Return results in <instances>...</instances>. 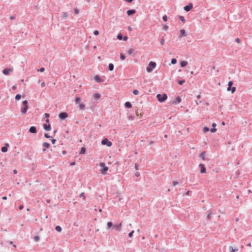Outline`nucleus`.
I'll return each mask as SVG.
<instances>
[{
	"mask_svg": "<svg viewBox=\"0 0 252 252\" xmlns=\"http://www.w3.org/2000/svg\"><path fill=\"white\" fill-rule=\"evenodd\" d=\"M157 64L155 62L151 61L148 66L146 68V70L148 72L151 73L156 68Z\"/></svg>",
	"mask_w": 252,
	"mask_h": 252,
	"instance_id": "f257e3e1",
	"label": "nucleus"
},
{
	"mask_svg": "<svg viewBox=\"0 0 252 252\" xmlns=\"http://www.w3.org/2000/svg\"><path fill=\"white\" fill-rule=\"evenodd\" d=\"M22 104L23 107L21 108V113L22 114H25L29 108L28 100H24L22 102Z\"/></svg>",
	"mask_w": 252,
	"mask_h": 252,
	"instance_id": "f03ea898",
	"label": "nucleus"
},
{
	"mask_svg": "<svg viewBox=\"0 0 252 252\" xmlns=\"http://www.w3.org/2000/svg\"><path fill=\"white\" fill-rule=\"evenodd\" d=\"M99 166L102 168L100 170V173L103 175H105L107 171L108 170V167L106 166L103 162L100 163Z\"/></svg>",
	"mask_w": 252,
	"mask_h": 252,
	"instance_id": "7ed1b4c3",
	"label": "nucleus"
},
{
	"mask_svg": "<svg viewBox=\"0 0 252 252\" xmlns=\"http://www.w3.org/2000/svg\"><path fill=\"white\" fill-rule=\"evenodd\" d=\"M157 97L159 102H163L167 99V96L165 94H159L157 95Z\"/></svg>",
	"mask_w": 252,
	"mask_h": 252,
	"instance_id": "20e7f679",
	"label": "nucleus"
},
{
	"mask_svg": "<svg viewBox=\"0 0 252 252\" xmlns=\"http://www.w3.org/2000/svg\"><path fill=\"white\" fill-rule=\"evenodd\" d=\"M101 144L103 145H106L108 147H110L112 145V143L107 138H104L101 141Z\"/></svg>",
	"mask_w": 252,
	"mask_h": 252,
	"instance_id": "39448f33",
	"label": "nucleus"
},
{
	"mask_svg": "<svg viewBox=\"0 0 252 252\" xmlns=\"http://www.w3.org/2000/svg\"><path fill=\"white\" fill-rule=\"evenodd\" d=\"M68 117V114L66 112H63L59 115V118L60 120H64Z\"/></svg>",
	"mask_w": 252,
	"mask_h": 252,
	"instance_id": "423d86ee",
	"label": "nucleus"
},
{
	"mask_svg": "<svg viewBox=\"0 0 252 252\" xmlns=\"http://www.w3.org/2000/svg\"><path fill=\"white\" fill-rule=\"evenodd\" d=\"M121 228H122V223H120L117 224H115V225H113V229H114L116 231H119L120 230Z\"/></svg>",
	"mask_w": 252,
	"mask_h": 252,
	"instance_id": "0eeeda50",
	"label": "nucleus"
},
{
	"mask_svg": "<svg viewBox=\"0 0 252 252\" xmlns=\"http://www.w3.org/2000/svg\"><path fill=\"white\" fill-rule=\"evenodd\" d=\"M29 131L31 133H36L37 132L36 127L35 126H32L29 128Z\"/></svg>",
	"mask_w": 252,
	"mask_h": 252,
	"instance_id": "6e6552de",
	"label": "nucleus"
},
{
	"mask_svg": "<svg viewBox=\"0 0 252 252\" xmlns=\"http://www.w3.org/2000/svg\"><path fill=\"white\" fill-rule=\"evenodd\" d=\"M43 126L44 129L46 131H49L51 129V126L49 124H44L43 125Z\"/></svg>",
	"mask_w": 252,
	"mask_h": 252,
	"instance_id": "1a4fd4ad",
	"label": "nucleus"
},
{
	"mask_svg": "<svg viewBox=\"0 0 252 252\" xmlns=\"http://www.w3.org/2000/svg\"><path fill=\"white\" fill-rule=\"evenodd\" d=\"M192 4L191 3H189L188 5L185 6L184 7V9L186 11H189L191 9H192Z\"/></svg>",
	"mask_w": 252,
	"mask_h": 252,
	"instance_id": "9d476101",
	"label": "nucleus"
},
{
	"mask_svg": "<svg viewBox=\"0 0 252 252\" xmlns=\"http://www.w3.org/2000/svg\"><path fill=\"white\" fill-rule=\"evenodd\" d=\"M12 71V69H11V68H4L2 70V73H3V74H4L5 75H7L9 74V71Z\"/></svg>",
	"mask_w": 252,
	"mask_h": 252,
	"instance_id": "9b49d317",
	"label": "nucleus"
},
{
	"mask_svg": "<svg viewBox=\"0 0 252 252\" xmlns=\"http://www.w3.org/2000/svg\"><path fill=\"white\" fill-rule=\"evenodd\" d=\"M9 145L8 144H6L4 146L2 147L1 148V151L3 153H5L7 151L8 147Z\"/></svg>",
	"mask_w": 252,
	"mask_h": 252,
	"instance_id": "f8f14e48",
	"label": "nucleus"
},
{
	"mask_svg": "<svg viewBox=\"0 0 252 252\" xmlns=\"http://www.w3.org/2000/svg\"><path fill=\"white\" fill-rule=\"evenodd\" d=\"M180 35L179 36L180 38H181L183 36H186L187 35V34H186V31L185 30L182 29L180 30Z\"/></svg>",
	"mask_w": 252,
	"mask_h": 252,
	"instance_id": "ddd939ff",
	"label": "nucleus"
},
{
	"mask_svg": "<svg viewBox=\"0 0 252 252\" xmlns=\"http://www.w3.org/2000/svg\"><path fill=\"white\" fill-rule=\"evenodd\" d=\"M199 166L201 167L200 172L201 173H204L206 172V168L204 165L201 163L199 164Z\"/></svg>",
	"mask_w": 252,
	"mask_h": 252,
	"instance_id": "4468645a",
	"label": "nucleus"
},
{
	"mask_svg": "<svg viewBox=\"0 0 252 252\" xmlns=\"http://www.w3.org/2000/svg\"><path fill=\"white\" fill-rule=\"evenodd\" d=\"M135 12H136L135 10H134V9H130V10H128L127 11L126 13H127V15L130 16V15L135 13Z\"/></svg>",
	"mask_w": 252,
	"mask_h": 252,
	"instance_id": "2eb2a0df",
	"label": "nucleus"
},
{
	"mask_svg": "<svg viewBox=\"0 0 252 252\" xmlns=\"http://www.w3.org/2000/svg\"><path fill=\"white\" fill-rule=\"evenodd\" d=\"M94 80L98 83L102 82V79L100 78V76L98 75H95L94 77Z\"/></svg>",
	"mask_w": 252,
	"mask_h": 252,
	"instance_id": "dca6fc26",
	"label": "nucleus"
},
{
	"mask_svg": "<svg viewBox=\"0 0 252 252\" xmlns=\"http://www.w3.org/2000/svg\"><path fill=\"white\" fill-rule=\"evenodd\" d=\"M125 107L127 108H130L132 107V104L129 101H126L125 103Z\"/></svg>",
	"mask_w": 252,
	"mask_h": 252,
	"instance_id": "f3484780",
	"label": "nucleus"
},
{
	"mask_svg": "<svg viewBox=\"0 0 252 252\" xmlns=\"http://www.w3.org/2000/svg\"><path fill=\"white\" fill-rule=\"evenodd\" d=\"M100 94L98 93H96L94 94V98L96 100H98L100 97Z\"/></svg>",
	"mask_w": 252,
	"mask_h": 252,
	"instance_id": "a211bd4d",
	"label": "nucleus"
},
{
	"mask_svg": "<svg viewBox=\"0 0 252 252\" xmlns=\"http://www.w3.org/2000/svg\"><path fill=\"white\" fill-rule=\"evenodd\" d=\"M68 17V14L67 12H63L62 16L63 19H65Z\"/></svg>",
	"mask_w": 252,
	"mask_h": 252,
	"instance_id": "6ab92c4d",
	"label": "nucleus"
},
{
	"mask_svg": "<svg viewBox=\"0 0 252 252\" xmlns=\"http://www.w3.org/2000/svg\"><path fill=\"white\" fill-rule=\"evenodd\" d=\"M187 64H188V62L185 61H182L180 63L181 66L182 67L186 66Z\"/></svg>",
	"mask_w": 252,
	"mask_h": 252,
	"instance_id": "aec40b11",
	"label": "nucleus"
},
{
	"mask_svg": "<svg viewBox=\"0 0 252 252\" xmlns=\"http://www.w3.org/2000/svg\"><path fill=\"white\" fill-rule=\"evenodd\" d=\"M114 64L112 63H110L108 65V68H109V70L110 71H112L114 69Z\"/></svg>",
	"mask_w": 252,
	"mask_h": 252,
	"instance_id": "412c9836",
	"label": "nucleus"
},
{
	"mask_svg": "<svg viewBox=\"0 0 252 252\" xmlns=\"http://www.w3.org/2000/svg\"><path fill=\"white\" fill-rule=\"evenodd\" d=\"M86 152V148L85 147H82L79 152L80 155L84 154Z\"/></svg>",
	"mask_w": 252,
	"mask_h": 252,
	"instance_id": "4be33fe9",
	"label": "nucleus"
},
{
	"mask_svg": "<svg viewBox=\"0 0 252 252\" xmlns=\"http://www.w3.org/2000/svg\"><path fill=\"white\" fill-rule=\"evenodd\" d=\"M229 250L230 252H235L237 251L238 250V249H233V248L232 246L229 247Z\"/></svg>",
	"mask_w": 252,
	"mask_h": 252,
	"instance_id": "5701e85b",
	"label": "nucleus"
},
{
	"mask_svg": "<svg viewBox=\"0 0 252 252\" xmlns=\"http://www.w3.org/2000/svg\"><path fill=\"white\" fill-rule=\"evenodd\" d=\"M55 230L58 232H61L62 230V228L60 226L57 225L55 227Z\"/></svg>",
	"mask_w": 252,
	"mask_h": 252,
	"instance_id": "b1692460",
	"label": "nucleus"
},
{
	"mask_svg": "<svg viewBox=\"0 0 252 252\" xmlns=\"http://www.w3.org/2000/svg\"><path fill=\"white\" fill-rule=\"evenodd\" d=\"M81 101V99L79 97H76L75 99V104H79Z\"/></svg>",
	"mask_w": 252,
	"mask_h": 252,
	"instance_id": "393cba45",
	"label": "nucleus"
},
{
	"mask_svg": "<svg viewBox=\"0 0 252 252\" xmlns=\"http://www.w3.org/2000/svg\"><path fill=\"white\" fill-rule=\"evenodd\" d=\"M177 102H174L173 103L176 104V103H179L181 102V99L179 96H178L176 98Z\"/></svg>",
	"mask_w": 252,
	"mask_h": 252,
	"instance_id": "a878e982",
	"label": "nucleus"
},
{
	"mask_svg": "<svg viewBox=\"0 0 252 252\" xmlns=\"http://www.w3.org/2000/svg\"><path fill=\"white\" fill-rule=\"evenodd\" d=\"M134 49H132V48H130V49H128V54H129V55H132V54L134 53Z\"/></svg>",
	"mask_w": 252,
	"mask_h": 252,
	"instance_id": "bb28decb",
	"label": "nucleus"
},
{
	"mask_svg": "<svg viewBox=\"0 0 252 252\" xmlns=\"http://www.w3.org/2000/svg\"><path fill=\"white\" fill-rule=\"evenodd\" d=\"M107 228L108 229L111 228L112 226H113V223L111 221H109V222H107Z\"/></svg>",
	"mask_w": 252,
	"mask_h": 252,
	"instance_id": "cd10ccee",
	"label": "nucleus"
},
{
	"mask_svg": "<svg viewBox=\"0 0 252 252\" xmlns=\"http://www.w3.org/2000/svg\"><path fill=\"white\" fill-rule=\"evenodd\" d=\"M43 146L46 148H48L50 147V144L47 142H44Z\"/></svg>",
	"mask_w": 252,
	"mask_h": 252,
	"instance_id": "c85d7f7f",
	"label": "nucleus"
},
{
	"mask_svg": "<svg viewBox=\"0 0 252 252\" xmlns=\"http://www.w3.org/2000/svg\"><path fill=\"white\" fill-rule=\"evenodd\" d=\"M21 98V95L20 94H16L15 97V99L16 100H18L20 99Z\"/></svg>",
	"mask_w": 252,
	"mask_h": 252,
	"instance_id": "c756f323",
	"label": "nucleus"
},
{
	"mask_svg": "<svg viewBox=\"0 0 252 252\" xmlns=\"http://www.w3.org/2000/svg\"><path fill=\"white\" fill-rule=\"evenodd\" d=\"M200 157L201 158H202L203 160H205V152H202L200 154Z\"/></svg>",
	"mask_w": 252,
	"mask_h": 252,
	"instance_id": "7c9ffc66",
	"label": "nucleus"
},
{
	"mask_svg": "<svg viewBox=\"0 0 252 252\" xmlns=\"http://www.w3.org/2000/svg\"><path fill=\"white\" fill-rule=\"evenodd\" d=\"M123 35H122L121 33H119V34H118V35H117V38H118L119 40H122V39H123Z\"/></svg>",
	"mask_w": 252,
	"mask_h": 252,
	"instance_id": "2f4dec72",
	"label": "nucleus"
},
{
	"mask_svg": "<svg viewBox=\"0 0 252 252\" xmlns=\"http://www.w3.org/2000/svg\"><path fill=\"white\" fill-rule=\"evenodd\" d=\"M79 108L80 110H83L85 109V105L83 103L79 104Z\"/></svg>",
	"mask_w": 252,
	"mask_h": 252,
	"instance_id": "473e14b6",
	"label": "nucleus"
},
{
	"mask_svg": "<svg viewBox=\"0 0 252 252\" xmlns=\"http://www.w3.org/2000/svg\"><path fill=\"white\" fill-rule=\"evenodd\" d=\"M120 59L122 60H124L126 59V56H125V54H124L123 53H121L120 54Z\"/></svg>",
	"mask_w": 252,
	"mask_h": 252,
	"instance_id": "72a5a7b5",
	"label": "nucleus"
},
{
	"mask_svg": "<svg viewBox=\"0 0 252 252\" xmlns=\"http://www.w3.org/2000/svg\"><path fill=\"white\" fill-rule=\"evenodd\" d=\"M39 240V236H35L33 237V240L35 242H38Z\"/></svg>",
	"mask_w": 252,
	"mask_h": 252,
	"instance_id": "f704fd0d",
	"label": "nucleus"
},
{
	"mask_svg": "<svg viewBox=\"0 0 252 252\" xmlns=\"http://www.w3.org/2000/svg\"><path fill=\"white\" fill-rule=\"evenodd\" d=\"M179 18V19H180V20H181L182 22H183V23H185V18H184V17L183 16H180Z\"/></svg>",
	"mask_w": 252,
	"mask_h": 252,
	"instance_id": "c9c22d12",
	"label": "nucleus"
},
{
	"mask_svg": "<svg viewBox=\"0 0 252 252\" xmlns=\"http://www.w3.org/2000/svg\"><path fill=\"white\" fill-rule=\"evenodd\" d=\"M209 130V128L207 127H204L203 129V131L204 132H207Z\"/></svg>",
	"mask_w": 252,
	"mask_h": 252,
	"instance_id": "e433bc0d",
	"label": "nucleus"
},
{
	"mask_svg": "<svg viewBox=\"0 0 252 252\" xmlns=\"http://www.w3.org/2000/svg\"><path fill=\"white\" fill-rule=\"evenodd\" d=\"M177 63V60L176 59H172L171 61V63L173 64H175Z\"/></svg>",
	"mask_w": 252,
	"mask_h": 252,
	"instance_id": "4c0bfd02",
	"label": "nucleus"
},
{
	"mask_svg": "<svg viewBox=\"0 0 252 252\" xmlns=\"http://www.w3.org/2000/svg\"><path fill=\"white\" fill-rule=\"evenodd\" d=\"M133 94L134 95H137L139 94V91L137 90H134L133 91Z\"/></svg>",
	"mask_w": 252,
	"mask_h": 252,
	"instance_id": "58836bf2",
	"label": "nucleus"
},
{
	"mask_svg": "<svg viewBox=\"0 0 252 252\" xmlns=\"http://www.w3.org/2000/svg\"><path fill=\"white\" fill-rule=\"evenodd\" d=\"M162 19L164 21L166 22L167 21V17L166 15H164L163 17H162Z\"/></svg>",
	"mask_w": 252,
	"mask_h": 252,
	"instance_id": "ea45409f",
	"label": "nucleus"
},
{
	"mask_svg": "<svg viewBox=\"0 0 252 252\" xmlns=\"http://www.w3.org/2000/svg\"><path fill=\"white\" fill-rule=\"evenodd\" d=\"M212 213L209 212L208 213L207 217L208 219H210L211 218Z\"/></svg>",
	"mask_w": 252,
	"mask_h": 252,
	"instance_id": "a19ab883",
	"label": "nucleus"
},
{
	"mask_svg": "<svg viewBox=\"0 0 252 252\" xmlns=\"http://www.w3.org/2000/svg\"><path fill=\"white\" fill-rule=\"evenodd\" d=\"M44 136L47 138H50L51 137V136L50 135H49L48 133H45L44 134Z\"/></svg>",
	"mask_w": 252,
	"mask_h": 252,
	"instance_id": "79ce46f5",
	"label": "nucleus"
},
{
	"mask_svg": "<svg viewBox=\"0 0 252 252\" xmlns=\"http://www.w3.org/2000/svg\"><path fill=\"white\" fill-rule=\"evenodd\" d=\"M134 231L132 230V231H131L129 234H128V237H131L133 235V233H134Z\"/></svg>",
	"mask_w": 252,
	"mask_h": 252,
	"instance_id": "37998d69",
	"label": "nucleus"
},
{
	"mask_svg": "<svg viewBox=\"0 0 252 252\" xmlns=\"http://www.w3.org/2000/svg\"><path fill=\"white\" fill-rule=\"evenodd\" d=\"M178 84H180V85H182L184 82H185V80H179L178 81Z\"/></svg>",
	"mask_w": 252,
	"mask_h": 252,
	"instance_id": "c03bdc74",
	"label": "nucleus"
},
{
	"mask_svg": "<svg viewBox=\"0 0 252 252\" xmlns=\"http://www.w3.org/2000/svg\"><path fill=\"white\" fill-rule=\"evenodd\" d=\"M164 43V38H162L160 40V44L161 46L163 45Z\"/></svg>",
	"mask_w": 252,
	"mask_h": 252,
	"instance_id": "a18cd8bd",
	"label": "nucleus"
},
{
	"mask_svg": "<svg viewBox=\"0 0 252 252\" xmlns=\"http://www.w3.org/2000/svg\"><path fill=\"white\" fill-rule=\"evenodd\" d=\"M94 34L95 35H97L99 34V32L97 30H95L94 32Z\"/></svg>",
	"mask_w": 252,
	"mask_h": 252,
	"instance_id": "49530a36",
	"label": "nucleus"
},
{
	"mask_svg": "<svg viewBox=\"0 0 252 252\" xmlns=\"http://www.w3.org/2000/svg\"><path fill=\"white\" fill-rule=\"evenodd\" d=\"M216 130H217V129L215 128H214V127L210 129V131L211 132H215L216 131Z\"/></svg>",
	"mask_w": 252,
	"mask_h": 252,
	"instance_id": "de8ad7c7",
	"label": "nucleus"
},
{
	"mask_svg": "<svg viewBox=\"0 0 252 252\" xmlns=\"http://www.w3.org/2000/svg\"><path fill=\"white\" fill-rule=\"evenodd\" d=\"M79 197H84V199L85 198V197L84 196V192H82L81 193H80L79 194Z\"/></svg>",
	"mask_w": 252,
	"mask_h": 252,
	"instance_id": "09e8293b",
	"label": "nucleus"
},
{
	"mask_svg": "<svg viewBox=\"0 0 252 252\" xmlns=\"http://www.w3.org/2000/svg\"><path fill=\"white\" fill-rule=\"evenodd\" d=\"M45 70V68L44 67H41L38 70V71L43 72Z\"/></svg>",
	"mask_w": 252,
	"mask_h": 252,
	"instance_id": "8fccbe9b",
	"label": "nucleus"
},
{
	"mask_svg": "<svg viewBox=\"0 0 252 252\" xmlns=\"http://www.w3.org/2000/svg\"><path fill=\"white\" fill-rule=\"evenodd\" d=\"M135 176L139 177L140 176V173L139 172H136L135 174Z\"/></svg>",
	"mask_w": 252,
	"mask_h": 252,
	"instance_id": "3c124183",
	"label": "nucleus"
},
{
	"mask_svg": "<svg viewBox=\"0 0 252 252\" xmlns=\"http://www.w3.org/2000/svg\"><path fill=\"white\" fill-rule=\"evenodd\" d=\"M178 184H179V183L177 181H173V185L174 186L177 185Z\"/></svg>",
	"mask_w": 252,
	"mask_h": 252,
	"instance_id": "603ef678",
	"label": "nucleus"
},
{
	"mask_svg": "<svg viewBox=\"0 0 252 252\" xmlns=\"http://www.w3.org/2000/svg\"><path fill=\"white\" fill-rule=\"evenodd\" d=\"M236 88L235 87H233L231 89V93H233L235 91Z\"/></svg>",
	"mask_w": 252,
	"mask_h": 252,
	"instance_id": "864d4df0",
	"label": "nucleus"
},
{
	"mask_svg": "<svg viewBox=\"0 0 252 252\" xmlns=\"http://www.w3.org/2000/svg\"><path fill=\"white\" fill-rule=\"evenodd\" d=\"M74 12L76 14H78L79 13V10L77 8L74 9Z\"/></svg>",
	"mask_w": 252,
	"mask_h": 252,
	"instance_id": "5fc2aeb1",
	"label": "nucleus"
},
{
	"mask_svg": "<svg viewBox=\"0 0 252 252\" xmlns=\"http://www.w3.org/2000/svg\"><path fill=\"white\" fill-rule=\"evenodd\" d=\"M44 116L46 118H48L50 116V114L48 113H45Z\"/></svg>",
	"mask_w": 252,
	"mask_h": 252,
	"instance_id": "6e6d98bb",
	"label": "nucleus"
},
{
	"mask_svg": "<svg viewBox=\"0 0 252 252\" xmlns=\"http://www.w3.org/2000/svg\"><path fill=\"white\" fill-rule=\"evenodd\" d=\"M168 27L167 25H164L163 27V29L165 31H166L168 29Z\"/></svg>",
	"mask_w": 252,
	"mask_h": 252,
	"instance_id": "4d7b16f0",
	"label": "nucleus"
},
{
	"mask_svg": "<svg viewBox=\"0 0 252 252\" xmlns=\"http://www.w3.org/2000/svg\"><path fill=\"white\" fill-rule=\"evenodd\" d=\"M228 86L231 87V86L233 85V82L232 81H229L228 82Z\"/></svg>",
	"mask_w": 252,
	"mask_h": 252,
	"instance_id": "13d9d810",
	"label": "nucleus"
},
{
	"mask_svg": "<svg viewBox=\"0 0 252 252\" xmlns=\"http://www.w3.org/2000/svg\"><path fill=\"white\" fill-rule=\"evenodd\" d=\"M123 40L124 41H126L128 39V37L127 36H125L123 38Z\"/></svg>",
	"mask_w": 252,
	"mask_h": 252,
	"instance_id": "bf43d9fd",
	"label": "nucleus"
},
{
	"mask_svg": "<svg viewBox=\"0 0 252 252\" xmlns=\"http://www.w3.org/2000/svg\"><path fill=\"white\" fill-rule=\"evenodd\" d=\"M51 142H52V144H54L55 143V142H56V140L55 139H51Z\"/></svg>",
	"mask_w": 252,
	"mask_h": 252,
	"instance_id": "052dcab7",
	"label": "nucleus"
},
{
	"mask_svg": "<svg viewBox=\"0 0 252 252\" xmlns=\"http://www.w3.org/2000/svg\"><path fill=\"white\" fill-rule=\"evenodd\" d=\"M235 40L236 42L238 43H239L240 42V39L238 38H237Z\"/></svg>",
	"mask_w": 252,
	"mask_h": 252,
	"instance_id": "680f3d73",
	"label": "nucleus"
},
{
	"mask_svg": "<svg viewBox=\"0 0 252 252\" xmlns=\"http://www.w3.org/2000/svg\"><path fill=\"white\" fill-rule=\"evenodd\" d=\"M23 208H24V206H23V205H21L19 206V209L20 210H22V209H23Z\"/></svg>",
	"mask_w": 252,
	"mask_h": 252,
	"instance_id": "e2e57ef3",
	"label": "nucleus"
},
{
	"mask_svg": "<svg viewBox=\"0 0 252 252\" xmlns=\"http://www.w3.org/2000/svg\"><path fill=\"white\" fill-rule=\"evenodd\" d=\"M70 164L71 166L74 165L75 164V161L72 162L70 163Z\"/></svg>",
	"mask_w": 252,
	"mask_h": 252,
	"instance_id": "0e129e2a",
	"label": "nucleus"
},
{
	"mask_svg": "<svg viewBox=\"0 0 252 252\" xmlns=\"http://www.w3.org/2000/svg\"><path fill=\"white\" fill-rule=\"evenodd\" d=\"M14 19H15V17L14 16H11L10 17V19H11V20H13Z\"/></svg>",
	"mask_w": 252,
	"mask_h": 252,
	"instance_id": "69168bd1",
	"label": "nucleus"
},
{
	"mask_svg": "<svg viewBox=\"0 0 252 252\" xmlns=\"http://www.w3.org/2000/svg\"><path fill=\"white\" fill-rule=\"evenodd\" d=\"M2 199L3 200H6V199H7V196H3V197H2Z\"/></svg>",
	"mask_w": 252,
	"mask_h": 252,
	"instance_id": "338daca9",
	"label": "nucleus"
},
{
	"mask_svg": "<svg viewBox=\"0 0 252 252\" xmlns=\"http://www.w3.org/2000/svg\"><path fill=\"white\" fill-rule=\"evenodd\" d=\"M135 168L136 170L138 169V165L137 163H135Z\"/></svg>",
	"mask_w": 252,
	"mask_h": 252,
	"instance_id": "774afa93",
	"label": "nucleus"
}]
</instances>
